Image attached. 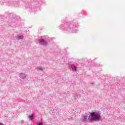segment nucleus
<instances>
[{
  "label": "nucleus",
  "instance_id": "obj_1",
  "mask_svg": "<svg viewBox=\"0 0 125 125\" xmlns=\"http://www.w3.org/2000/svg\"><path fill=\"white\" fill-rule=\"evenodd\" d=\"M100 119V115L95 112L91 113V120H92V121H95L96 122L97 121H99Z\"/></svg>",
  "mask_w": 125,
  "mask_h": 125
},
{
  "label": "nucleus",
  "instance_id": "obj_2",
  "mask_svg": "<svg viewBox=\"0 0 125 125\" xmlns=\"http://www.w3.org/2000/svg\"><path fill=\"white\" fill-rule=\"evenodd\" d=\"M39 42L42 45H45L46 44V43L42 39L39 40Z\"/></svg>",
  "mask_w": 125,
  "mask_h": 125
},
{
  "label": "nucleus",
  "instance_id": "obj_3",
  "mask_svg": "<svg viewBox=\"0 0 125 125\" xmlns=\"http://www.w3.org/2000/svg\"><path fill=\"white\" fill-rule=\"evenodd\" d=\"M29 118L31 120H33V119H34V115L33 114H31L29 116Z\"/></svg>",
  "mask_w": 125,
  "mask_h": 125
},
{
  "label": "nucleus",
  "instance_id": "obj_4",
  "mask_svg": "<svg viewBox=\"0 0 125 125\" xmlns=\"http://www.w3.org/2000/svg\"><path fill=\"white\" fill-rule=\"evenodd\" d=\"M88 119H89V118L87 117V116L85 115L84 117L83 121H86V120H88Z\"/></svg>",
  "mask_w": 125,
  "mask_h": 125
},
{
  "label": "nucleus",
  "instance_id": "obj_5",
  "mask_svg": "<svg viewBox=\"0 0 125 125\" xmlns=\"http://www.w3.org/2000/svg\"><path fill=\"white\" fill-rule=\"evenodd\" d=\"M73 71H76V67H72Z\"/></svg>",
  "mask_w": 125,
  "mask_h": 125
},
{
  "label": "nucleus",
  "instance_id": "obj_6",
  "mask_svg": "<svg viewBox=\"0 0 125 125\" xmlns=\"http://www.w3.org/2000/svg\"><path fill=\"white\" fill-rule=\"evenodd\" d=\"M0 125H2V124L1 123H0Z\"/></svg>",
  "mask_w": 125,
  "mask_h": 125
}]
</instances>
